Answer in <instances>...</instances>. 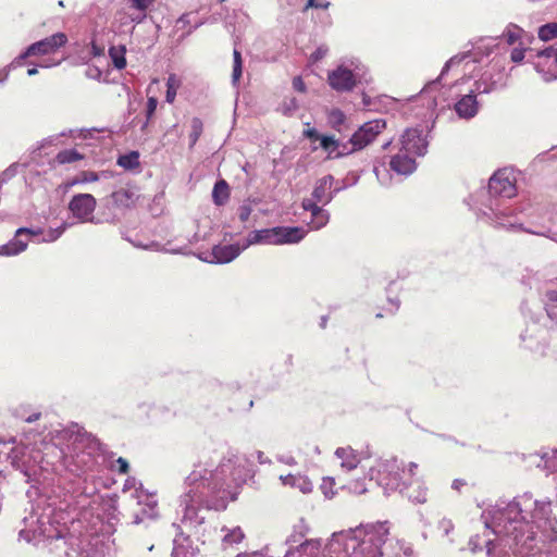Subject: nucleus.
<instances>
[{
  "instance_id": "obj_1",
  "label": "nucleus",
  "mask_w": 557,
  "mask_h": 557,
  "mask_svg": "<svg viewBox=\"0 0 557 557\" xmlns=\"http://www.w3.org/2000/svg\"><path fill=\"white\" fill-rule=\"evenodd\" d=\"M389 535L388 522L357 527L344 537L343 552L347 557H382V547Z\"/></svg>"
},
{
  "instance_id": "obj_2",
  "label": "nucleus",
  "mask_w": 557,
  "mask_h": 557,
  "mask_svg": "<svg viewBox=\"0 0 557 557\" xmlns=\"http://www.w3.org/2000/svg\"><path fill=\"white\" fill-rule=\"evenodd\" d=\"M371 476H375L379 484L393 491L404 492L421 480L419 465L405 463L396 457L381 459L371 468Z\"/></svg>"
},
{
  "instance_id": "obj_3",
  "label": "nucleus",
  "mask_w": 557,
  "mask_h": 557,
  "mask_svg": "<svg viewBox=\"0 0 557 557\" xmlns=\"http://www.w3.org/2000/svg\"><path fill=\"white\" fill-rule=\"evenodd\" d=\"M222 472V465L216 467L215 470H209L201 463L195 465L185 481L189 487L188 492L183 497L186 508L191 507L194 503L202 502V495L206 491L209 494L220 492L225 484V480L221 475Z\"/></svg>"
},
{
  "instance_id": "obj_4",
  "label": "nucleus",
  "mask_w": 557,
  "mask_h": 557,
  "mask_svg": "<svg viewBox=\"0 0 557 557\" xmlns=\"http://www.w3.org/2000/svg\"><path fill=\"white\" fill-rule=\"evenodd\" d=\"M519 519L525 523L535 525L542 532L553 530L556 519L552 517V503L549 500H536L530 494H523L516 503Z\"/></svg>"
},
{
  "instance_id": "obj_5",
  "label": "nucleus",
  "mask_w": 557,
  "mask_h": 557,
  "mask_svg": "<svg viewBox=\"0 0 557 557\" xmlns=\"http://www.w3.org/2000/svg\"><path fill=\"white\" fill-rule=\"evenodd\" d=\"M66 42V34L55 33L28 46L27 49L21 53L14 62L17 65H23L24 61L29 57L52 54L57 52L61 47L65 46Z\"/></svg>"
},
{
  "instance_id": "obj_6",
  "label": "nucleus",
  "mask_w": 557,
  "mask_h": 557,
  "mask_svg": "<svg viewBox=\"0 0 557 557\" xmlns=\"http://www.w3.org/2000/svg\"><path fill=\"white\" fill-rule=\"evenodd\" d=\"M488 191L493 196L512 198L517 194L516 177L507 169L499 170L488 181Z\"/></svg>"
},
{
  "instance_id": "obj_7",
  "label": "nucleus",
  "mask_w": 557,
  "mask_h": 557,
  "mask_svg": "<svg viewBox=\"0 0 557 557\" xmlns=\"http://www.w3.org/2000/svg\"><path fill=\"white\" fill-rule=\"evenodd\" d=\"M386 123L383 120H374L364 123L350 138L351 151L360 150L371 144L382 133Z\"/></svg>"
},
{
  "instance_id": "obj_8",
  "label": "nucleus",
  "mask_w": 557,
  "mask_h": 557,
  "mask_svg": "<svg viewBox=\"0 0 557 557\" xmlns=\"http://www.w3.org/2000/svg\"><path fill=\"white\" fill-rule=\"evenodd\" d=\"M97 207V200L91 194H77L69 202V210L81 222L91 220Z\"/></svg>"
},
{
  "instance_id": "obj_9",
  "label": "nucleus",
  "mask_w": 557,
  "mask_h": 557,
  "mask_svg": "<svg viewBox=\"0 0 557 557\" xmlns=\"http://www.w3.org/2000/svg\"><path fill=\"white\" fill-rule=\"evenodd\" d=\"M327 83L334 90L345 92L352 90L357 81L351 70L341 65L329 72Z\"/></svg>"
},
{
  "instance_id": "obj_10",
  "label": "nucleus",
  "mask_w": 557,
  "mask_h": 557,
  "mask_svg": "<svg viewBox=\"0 0 557 557\" xmlns=\"http://www.w3.org/2000/svg\"><path fill=\"white\" fill-rule=\"evenodd\" d=\"M428 143L422 132L417 128L407 129L401 136V150L416 157L426 152Z\"/></svg>"
},
{
  "instance_id": "obj_11",
  "label": "nucleus",
  "mask_w": 557,
  "mask_h": 557,
  "mask_svg": "<svg viewBox=\"0 0 557 557\" xmlns=\"http://www.w3.org/2000/svg\"><path fill=\"white\" fill-rule=\"evenodd\" d=\"M113 205L120 209H131L136 206L139 194L135 187H121L110 196Z\"/></svg>"
},
{
  "instance_id": "obj_12",
  "label": "nucleus",
  "mask_w": 557,
  "mask_h": 557,
  "mask_svg": "<svg viewBox=\"0 0 557 557\" xmlns=\"http://www.w3.org/2000/svg\"><path fill=\"white\" fill-rule=\"evenodd\" d=\"M389 169L399 175H409L416 170L414 157L403 151L393 156L389 161Z\"/></svg>"
},
{
  "instance_id": "obj_13",
  "label": "nucleus",
  "mask_w": 557,
  "mask_h": 557,
  "mask_svg": "<svg viewBox=\"0 0 557 557\" xmlns=\"http://www.w3.org/2000/svg\"><path fill=\"white\" fill-rule=\"evenodd\" d=\"M275 245L296 244L305 237L300 227L276 226L274 227Z\"/></svg>"
},
{
  "instance_id": "obj_14",
  "label": "nucleus",
  "mask_w": 557,
  "mask_h": 557,
  "mask_svg": "<svg viewBox=\"0 0 557 557\" xmlns=\"http://www.w3.org/2000/svg\"><path fill=\"white\" fill-rule=\"evenodd\" d=\"M333 176L326 175L320 178L313 188L312 198L315 202H320L323 205L329 203L332 200V186H333Z\"/></svg>"
},
{
  "instance_id": "obj_15",
  "label": "nucleus",
  "mask_w": 557,
  "mask_h": 557,
  "mask_svg": "<svg viewBox=\"0 0 557 557\" xmlns=\"http://www.w3.org/2000/svg\"><path fill=\"white\" fill-rule=\"evenodd\" d=\"M455 110L460 117L469 119L478 112L476 96L469 94L463 96L456 104Z\"/></svg>"
},
{
  "instance_id": "obj_16",
  "label": "nucleus",
  "mask_w": 557,
  "mask_h": 557,
  "mask_svg": "<svg viewBox=\"0 0 557 557\" xmlns=\"http://www.w3.org/2000/svg\"><path fill=\"white\" fill-rule=\"evenodd\" d=\"M23 234L37 235V234H39V232L33 231V230H29L26 227H21L16 231L15 235H16V237H18ZM26 248H27L26 242L15 238V239L11 240L10 243H8L7 245H4L2 247V250L8 256H14L20 252H23L24 250H26Z\"/></svg>"
},
{
  "instance_id": "obj_17",
  "label": "nucleus",
  "mask_w": 557,
  "mask_h": 557,
  "mask_svg": "<svg viewBox=\"0 0 557 557\" xmlns=\"http://www.w3.org/2000/svg\"><path fill=\"white\" fill-rule=\"evenodd\" d=\"M243 247L238 245H224V246H214L212 249V255L220 263H226L234 260L237 256H239Z\"/></svg>"
},
{
  "instance_id": "obj_18",
  "label": "nucleus",
  "mask_w": 557,
  "mask_h": 557,
  "mask_svg": "<svg viewBox=\"0 0 557 557\" xmlns=\"http://www.w3.org/2000/svg\"><path fill=\"white\" fill-rule=\"evenodd\" d=\"M101 175H104V172L99 174L94 171H81L73 178L63 182L60 187L64 191H69L72 187H74L78 184L95 183L100 180Z\"/></svg>"
},
{
  "instance_id": "obj_19",
  "label": "nucleus",
  "mask_w": 557,
  "mask_h": 557,
  "mask_svg": "<svg viewBox=\"0 0 557 557\" xmlns=\"http://www.w3.org/2000/svg\"><path fill=\"white\" fill-rule=\"evenodd\" d=\"M274 227L253 231L248 234L247 242L243 248H247L255 244H271L275 245Z\"/></svg>"
},
{
  "instance_id": "obj_20",
  "label": "nucleus",
  "mask_w": 557,
  "mask_h": 557,
  "mask_svg": "<svg viewBox=\"0 0 557 557\" xmlns=\"http://www.w3.org/2000/svg\"><path fill=\"white\" fill-rule=\"evenodd\" d=\"M335 455L341 459L342 468L347 470L356 469L360 462L358 455L351 447H339L336 449Z\"/></svg>"
},
{
  "instance_id": "obj_21",
  "label": "nucleus",
  "mask_w": 557,
  "mask_h": 557,
  "mask_svg": "<svg viewBox=\"0 0 557 557\" xmlns=\"http://www.w3.org/2000/svg\"><path fill=\"white\" fill-rule=\"evenodd\" d=\"M230 186L225 180H220L214 184L212 199L216 206H223L230 199Z\"/></svg>"
},
{
  "instance_id": "obj_22",
  "label": "nucleus",
  "mask_w": 557,
  "mask_h": 557,
  "mask_svg": "<svg viewBox=\"0 0 557 557\" xmlns=\"http://www.w3.org/2000/svg\"><path fill=\"white\" fill-rule=\"evenodd\" d=\"M195 552L189 539L182 537L174 541L172 549L173 557H194Z\"/></svg>"
},
{
  "instance_id": "obj_23",
  "label": "nucleus",
  "mask_w": 557,
  "mask_h": 557,
  "mask_svg": "<svg viewBox=\"0 0 557 557\" xmlns=\"http://www.w3.org/2000/svg\"><path fill=\"white\" fill-rule=\"evenodd\" d=\"M84 158L85 156L76 149H64L57 153L54 157V162L58 164H67L81 161Z\"/></svg>"
},
{
  "instance_id": "obj_24",
  "label": "nucleus",
  "mask_w": 557,
  "mask_h": 557,
  "mask_svg": "<svg viewBox=\"0 0 557 557\" xmlns=\"http://www.w3.org/2000/svg\"><path fill=\"white\" fill-rule=\"evenodd\" d=\"M182 86V81L180 77H177L176 74H170L166 81V94H165V100L169 103H173L175 101L177 90Z\"/></svg>"
},
{
  "instance_id": "obj_25",
  "label": "nucleus",
  "mask_w": 557,
  "mask_h": 557,
  "mask_svg": "<svg viewBox=\"0 0 557 557\" xmlns=\"http://www.w3.org/2000/svg\"><path fill=\"white\" fill-rule=\"evenodd\" d=\"M117 165L125 170H135L139 168V152L138 151H131L126 154H122L117 158L116 161Z\"/></svg>"
},
{
  "instance_id": "obj_26",
  "label": "nucleus",
  "mask_w": 557,
  "mask_h": 557,
  "mask_svg": "<svg viewBox=\"0 0 557 557\" xmlns=\"http://www.w3.org/2000/svg\"><path fill=\"white\" fill-rule=\"evenodd\" d=\"M125 46H113L109 49V55L112 60L114 67L122 70L126 66Z\"/></svg>"
},
{
  "instance_id": "obj_27",
  "label": "nucleus",
  "mask_w": 557,
  "mask_h": 557,
  "mask_svg": "<svg viewBox=\"0 0 557 557\" xmlns=\"http://www.w3.org/2000/svg\"><path fill=\"white\" fill-rule=\"evenodd\" d=\"M131 8L140 12L138 15H132L131 20L134 23H140L146 17V10L154 2V0H127Z\"/></svg>"
},
{
  "instance_id": "obj_28",
  "label": "nucleus",
  "mask_w": 557,
  "mask_h": 557,
  "mask_svg": "<svg viewBox=\"0 0 557 557\" xmlns=\"http://www.w3.org/2000/svg\"><path fill=\"white\" fill-rule=\"evenodd\" d=\"M544 450L539 453H532L528 455H523V461L525 463V469L531 470L533 468H539L543 470V460H544Z\"/></svg>"
},
{
  "instance_id": "obj_29",
  "label": "nucleus",
  "mask_w": 557,
  "mask_h": 557,
  "mask_svg": "<svg viewBox=\"0 0 557 557\" xmlns=\"http://www.w3.org/2000/svg\"><path fill=\"white\" fill-rule=\"evenodd\" d=\"M523 29L515 24H510L505 29L503 36L509 45H513L521 39Z\"/></svg>"
},
{
  "instance_id": "obj_30",
  "label": "nucleus",
  "mask_w": 557,
  "mask_h": 557,
  "mask_svg": "<svg viewBox=\"0 0 557 557\" xmlns=\"http://www.w3.org/2000/svg\"><path fill=\"white\" fill-rule=\"evenodd\" d=\"M311 216L312 219L310 225L313 230H320L321 227L325 226L330 219L327 211L322 208L311 214Z\"/></svg>"
},
{
  "instance_id": "obj_31",
  "label": "nucleus",
  "mask_w": 557,
  "mask_h": 557,
  "mask_svg": "<svg viewBox=\"0 0 557 557\" xmlns=\"http://www.w3.org/2000/svg\"><path fill=\"white\" fill-rule=\"evenodd\" d=\"M539 38L548 41L557 38V23H548L540 27Z\"/></svg>"
},
{
  "instance_id": "obj_32",
  "label": "nucleus",
  "mask_w": 557,
  "mask_h": 557,
  "mask_svg": "<svg viewBox=\"0 0 557 557\" xmlns=\"http://www.w3.org/2000/svg\"><path fill=\"white\" fill-rule=\"evenodd\" d=\"M190 128H191L190 134H189L190 147H194L202 134V131H203L202 121L199 117H194L190 122Z\"/></svg>"
},
{
  "instance_id": "obj_33",
  "label": "nucleus",
  "mask_w": 557,
  "mask_h": 557,
  "mask_svg": "<svg viewBox=\"0 0 557 557\" xmlns=\"http://www.w3.org/2000/svg\"><path fill=\"white\" fill-rule=\"evenodd\" d=\"M321 147L329 152V158L338 148V141L333 136L322 135L320 138Z\"/></svg>"
},
{
  "instance_id": "obj_34",
  "label": "nucleus",
  "mask_w": 557,
  "mask_h": 557,
  "mask_svg": "<svg viewBox=\"0 0 557 557\" xmlns=\"http://www.w3.org/2000/svg\"><path fill=\"white\" fill-rule=\"evenodd\" d=\"M330 121L333 126L341 125L345 121V114L339 109H333L330 112Z\"/></svg>"
},
{
  "instance_id": "obj_35",
  "label": "nucleus",
  "mask_w": 557,
  "mask_h": 557,
  "mask_svg": "<svg viewBox=\"0 0 557 557\" xmlns=\"http://www.w3.org/2000/svg\"><path fill=\"white\" fill-rule=\"evenodd\" d=\"M334 479L333 478H324L323 482L321 484V488L325 496L332 497L334 495L333 492V485H334Z\"/></svg>"
},
{
  "instance_id": "obj_36",
  "label": "nucleus",
  "mask_w": 557,
  "mask_h": 557,
  "mask_svg": "<svg viewBox=\"0 0 557 557\" xmlns=\"http://www.w3.org/2000/svg\"><path fill=\"white\" fill-rule=\"evenodd\" d=\"M115 465H116V471L120 473V474H127L128 471H129V465H128V461L123 458V457H119L116 460H115Z\"/></svg>"
},
{
  "instance_id": "obj_37",
  "label": "nucleus",
  "mask_w": 557,
  "mask_h": 557,
  "mask_svg": "<svg viewBox=\"0 0 557 557\" xmlns=\"http://www.w3.org/2000/svg\"><path fill=\"white\" fill-rule=\"evenodd\" d=\"M158 106V99L156 97H148L147 100V119L150 120L154 114Z\"/></svg>"
},
{
  "instance_id": "obj_38",
  "label": "nucleus",
  "mask_w": 557,
  "mask_h": 557,
  "mask_svg": "<svg viewBox=\"0 0 557 557\" xmlns=\"http://www.w3.org/2000/svg\"><path fill=\"white\" fill-rule=\"evenodd\" d=\"M244 539V533L240 529L233 530L231 533L225 535L224 541L226 542H240Z\"/></svg>"
},
{
  "instance_id": "obj_39",
  "label": "nucleus",
  "mask_w": 557,
  "mask_h": 557,
  "mask_svg": "<svg viewBox=\"0 0 557 557\" xmlns=\"http://www.w3.org/2000/svg\"><path fill=\"white\" fill-rule=\"evenodd\" d=\"M319 202H315V200L313 199H304L302 200V208L306 210V211H310L311 214H313L315 211H318L321 207L318 206Z\"/></svg>"
},
{
  "instance_id": "obj_40",
  "label": "nucleus",
  "mask_w": 557,
  "mask_h": 557,
  "mask_svg": "<svg viewBox=\"0 0 557 557\" xmlns=\"http://www.w3.org/2000/svg\"><path fill=\"white\" fill-rule=\"evenodd\" d=\"M490 557H515V555L510 554L508 550L504 548H488Z\"/></svg>"
},
{
  "instance_id": "obj_41",
  "label": "nucleus",
  "mask_w": 557,
  "mask_h": 557,
  "mask_svg": "<svg viewBox=\"0 0 557 557\" xmlns=\"http://www.w3.org/2000/svg\"><path fill=\"white\" fill-rule=\"evenodd\" d=\"M525 49L524 48H515L511 51L510 59L515 63H519L524 59Z\"/></svg>"
},
{
  "instance_id": "obj_42",
  "label": "nucleus",
  "mask_w": 557,
  "mask_h": 557,
  "mask_svg": "<svg viewBox=\"0 0 557 557\" xmlns=\"http://www.w3.org/2000/svg\"><path fill=\"white\" fill-rule=\"evenodd\" d=\"M251 212H252V209H251V207H250V206H242V207L239 208V214H238L239 220H240L242 222H246V221H248V220H249V218H250Z\"/></svg>"
},
{
  "instance_id": "obj_43",
  "label": "nucleus",
  "mask_w": 557,
  "mask_h": 557,
  "mask_svg": "<svg viewBox=\"0 0 557 557\" xmlns=\"http://www.w3.org/2000/svg\"><path fill=\"white\" fill-rule=\"evenodd\" d=\"M293 88L299 92H306V84L300 76L293 78Z\"/></svg>"
},
{
  "instance_id": "obj_44",
  "label": "nucleus",
  "mask_w": 557,
  "mask_h": 557,
  "mask_svg": "<svg viewBox=\"0 0 557 557\" xmlns=\"http://www.w3.org/2000/svg\"><path fill=\"white\" fill-rule=\"evenodd\" d=\"M330 2H320L318 0H308L306 9L315 8V9H327L330 7Z\"/></svg>"
},
{
  "instance_id": "obj_45",
  "label": "nucleus",
  "mask_w": 557,
  "mask_h": 557,
  "mask_svg": "<svg viewBox=\"0 0 557 557\" xmlns=\"http://www.w3.org/2000/svg\"><path fill=\"white\" fill-rule=\"evenodd\" d=\"M242 73H243V63L233 64L232 77H233L234 83H237L239 81V78L242 77Z\"/></svg>"
},
{
  "instance_id": "obj_46",
  "label": "nucleus",
  "mask_w": 557,
  "mask_h": 557,
  "mask_svg": "<svg viewBox=\"0 0 557 557\" xmlns=\"http://www.w3.org/2000/svg\"><path fill=\"white\" fill-rule=\"evenodd\" d=\"M304 136L309 138L310 140H320L321 135L318 133L315 128H307L304 131Z\"/></svg>"
},
{
  "instance_id": "obj_47",
  "label": "nucleus",
  "mask_w": 557,
  "mask_h": 557,
  "mask_svg": "<svg viewBox=\"0 0 557 557\" xmlns=\"http://www.w3.org/2000/svg\"><path fill=\"white\" fill-rule=\"evenodd\" d=\"M280 480L282 481V483L284 485L294 486L297 481V478L293 474H287V475H281Z\"/></svg>"
},
{
  "instance_id": "obj_48",
  "label": "nucleus",
  "mask_w": 557,
  "mask_h": 557,
  "mask_svg": "<svg viewBox=\"0 0 557 557\" xmlns=\"http://www.w3.org/2000/svg\"><path fill=\"white\" fill-rule=\"evenodd\" d=\"M557 48H553V47H549V48H546L544 50H541L537 52V57L540 58H547V59H552V57L554 55V52L556 51Z\"/></svg>"
},
{
  "instance_id": "obj_49",
  "label": "nucleus",
  "mask_w": 557,
  "mask_h": 557,
  "mask_svg": "<svg viewBox=\"0 0 557 557\" xmlns=\"http://www.w3.org/2000/svg\"><path fill=\"white\" fill-rule=\"evenodd\" d=\"M330 552H331L330 557H347V556H344L343 549L341 547L335 548L334 544L331 545Z\"/></svg>"
},
{
  "instance_id": "obj_50",
  "label": "nucleus",
  "mask_w": 557,
  "mask_h": 557,
  "mask_svg": "<svg viewBox=\"0 0 557 557\" xmlns=\"http://www.w3.org/2000/svg\"><path fill=\"white\" fill-rule=\"evenodd\" d=\"M325 54V50H322L321 48L317 49L312 54H311V59L312 61H318L320 59H322Z\"/></svg>"
},
{
  "instance_id": "obj_51",
  "label": "nucleus",
  "mask_w": 557,
  "mask_h": 557,
  "mask_svg": "<svg viewBox=\"0 0 557 557\" xmlns=\"http://www.w3.org/2000/svg\"><path fill=\"white\" fill-rule=\"evenodd\" d=\"M467 482L462 479H456L453 481V488L460 491L462 486H465Z\"/></svg>"
},
{
  "instance_id": "obj_52",
  "label": "nucleus",
  "mask_w": 557,
  "mask_h": 557,
  "mask_svg": "<svg viewBox=\"0 0 557 557\" xmlns=\"http://www.w3.org/2000/svg\"><path fill=\"white\" fill-rule=\"evenodd\" d=\"M63 230H51L49 232V240H55L61 234Z\"/></svg>"
},
{
  "instance_id": "obj_53",
  "label": "nucleus",
  "mask_w": 557,
  "mask_h": 557,
  "mask_svg": "<svg viewBox=\"0 0 557 557\" xmlns=\"http://www.w3.org/2000/svg\"><path fill=\"white\" fill-rule=\"evenodd\" d=\"M546 297L552 302H557V290H549L546 293Z\"/></svg>"
},
{
  "instance_id": "obj_54",
  "label": "nucleus",
  "mask_w": 557,
  "mask_h": 557,
  "mask_svg": "<svg viewBox=\"0 0 557 557\" xmlns=\"http://www.w3.org/2000/svg\"><path fill=\"white\" fill-rule=\"evenodd\" d=\"M40 416H41L40 412L30 414L29 417L25 418V422H27V423L35 422V421H37L40 418Z\"/></svg>"
},
{
  "instance_id": "obj_55",
  "label": "nucleus",
  "mask_w": 557,
  "mask_h": 557,
  "mask_svg": "<svg viewBox=\"0 0 557 557\" xmlns=\"http://www.w3.org/2000/svg\"><path fill=\"white\" fill-rule=\"evenodd\" d=\"M233 58H234V64L236 63H243V60H242V54L238 50H234L233 52Z\"/></svg>"
},
{
  "instance_id": "obj_56",
  "label": "nucleus",
  "mask_w": 557,
  "mask_h": 557,
  "mask_svg": "<svg viewBox=\"0 0 557 557\" xmlns=\"http://www.w3.org/2000/svg\"><path fill=\"white\" fill-rule=\"evenodd\" d=\"M37 73H38L37 67H30V69L27 70V74L29 76L36 75Z\"/></svg>"
},
{
  "instance_id": "obj_57",
  "label": "nucleus",
  "mask_w": 557,
  "mask_h": 557,
  "mask_svg": "<svg viewBox=\"0 0 557 557\" xmlns=\"http://www.w3.org/2000/svg\"><path fill=\"white\" fill-rule=\"evenodd\" d=\"M552 59L557 64V48H556V51L554 52V55L552 57Z\"/></svg>"
},
{
  "instance_id": "obj_58",
  "label": "nucleus",
  "mask_w": 557,
  "mask_h": 557,
  "mask_svg": "<svg viewBox=\"0 0 557 557\" xmlns=\"http://www.w3.org/2000/svg\"><path fill=\"white\" fill-rule=\"evenodd\" d=\"M152 83H153V84H158V83H159V79H158V78H153V79H152Z\"/></svg>"
},
{
  "instance_id": "obj_59",
  "label": "nucleus",
  "mask_w": 557,
  "mask_h": 557,
  "mask_svg": "<svg viewBox=\"0 0 557 557\" xmlns=\"http://www.w3.org/2000/svg\"><path fill=\"white\" fill-rule=\"evenodd\" d=\"M59 5H60V7H64L63 1H59Z\"/></svg>"
},
{
  "instance_id": "obj_60",
  "label": "nucleus",
  "mask_w": 557,
  "mask_h": 557,
  "mask_svg": "<svg viewBox=\"0 0 557 557\" xmlns=\"http://www.w3.org/2000/svg\"><path fill=\"white\" fill-rule=\"evenodd\" d=\"M306 544H308V542H305V543H300V546H305Z\"/></svg>"
},
{
  "instance_id": "obj_61",
  "label": "nucleus",
  "mask_w": 557,
  "mask_h": 557,
  "mask_svg": "<svg viewBox=\"0 0 557 557\" xmlns=\"http://www.w3.org/2000/svg\"><path fill=\"white\" fill-rule=\"evenodd\" d=\"M221 3L224 2L225 0H219Z\"/></svg>"
}]
</instances>
